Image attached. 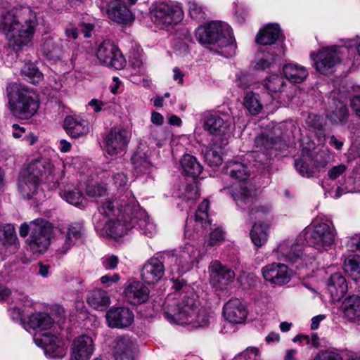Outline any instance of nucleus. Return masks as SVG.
I'll return each instance as SVG.
<instances>
[{
  "label": "nucleus",
  "instance_id": "nucleus-38",
  "mask_svg": "<svg viewBox=\"0 0 360 360\" xmlns=\"http://www.w3.org/2000/svg\"><path fill=\"white\" fill-rule=\"evenodd\" d=\"M87 302L94 309L103 311L110 304V298L106 291L95 289L88 294Z\"/></svg>",
  "mask_w": 360,
  "mask_h": 360
},
{
  "label": "nucleus",
  "instance_id": "nucleus-34",
  "mask_svg": "<svg viewBox=\"0 0 360 360\" xmlns=\"http://www.w3.org/2000/svg\"><path fill=\"white\" fill-rule=\"evenodd\" d=\"M41 51L49 59L57 60L69 50L67 49L64 43L60 42V39L56 41L53 37H47L44 41Z\"/></svg>",
  "mask_w": 360,
  "mask_h": 360
},
{
  "label": "nucleus",
  "instance_id": "nucleus-53",
  "mask_svg": "<svg viewBox=\"0 0 360 360\" xmlns=\"http://www.w3.org/2000/svg\"><path fill=\"white\" fill-rule=\"evenodd\" d=\"M188 10L190 17L196 20L201 21L205 19L206 8L195 0L188 1Z\"/></svg>",
  "mask_w": 360,
  "mask_h": 360
},
{
  "label": "nucleus",
  "instance_id": "nucleus-28",
  "mask_svg": "<svg viewBox=\"0 0 360 360\" xmlns=\"http://www.w3.org/2000/svg\"><path fill=\"white\" fill-rule=\"evenodd\" d=\"M94 351L93 339L86 335L74 339L71 346L72 360H89Z\"/></svg>",
  "mask_w": 360,
  "mask_h": 360
},
{
  "label": "nucleus",
  "instance_id": "nucleus-15",
  "mask_svg": "<svg viewBox=\"0 0 360 360\" xmlns=\"http://www.w3.org/2000/svg\"><path fill=\"white\" fill-rule=\"evenodd\" d=\"M131 136V133L127 128L122 127L111 128L104 138V150L112 156L124 152L130 141Z\"/></svg>",
  "mask_w": 360,
  "mask_h": 360
},
{
  "label": "nucleus",
  "instance_id": "nucleus-44",
  "mask_svg": "<svg viewBox=\"0 0 360 360\" xmlns=\"http://www.w3.org/2000/svg\"><path fill=\"white\" fill-rule=\"evenodd\" d=\"M250 235L254 245L258 248L262 247L268 240L269 226L264 224L255 223Z\"/></svg>",
  "mask_w": 360,
  "mask_h": 360
},
{
  "label": "nucleus",
  "instance_id": "nucleus-18",
  "mask_svg": "<svg viewBox=\"0 0 360 360\" xmlns=\"http://www.w3.org/2000/svg\"><path fill=\"white\" fill-rule=\"evenodd\" d=\"M301 239H285L274 249L273 254L279 261L295 263L302 259L304 245Z\"/></svg>",
  "mask_w": 360,
  "mask_h": 360
},
{
  "label": "nucleus",
  "instance_id": "nucleus-11",
  "mask_svg": "<svg viewBox=\"0 0 360 360\" xmlns=\"http://www.w3.org/2000/svg\"><path fill=\"white\" fill-rule=\"evenodd\" d=\"M197 307L194 297L185 296L174 304H167L164 316L171 323L190 324L195 317Z\"/></svg>",
  "mask_w": 360,
  "mask_h": 360
},
{
  "label": "nucleus",
  "instance_id": "nucleus-16",
  "mask_svg": "<svg viewBox=\"0 0 360 360\" xmlns=\"http://www.w3.org/2000/svg\"><path fill=\"white\" fill-rule=\"evenodd\" d=\"M110 347L115 360H136L139 354L137 339L129 335L117 336Z\"/></svg>",
  "mask_w": 360,
  "mask_h": 360
},
{
  "label": "nucleus",
  "instance_id": "nucleus-47",
  "mask_svg": "<svg viewBox=\"0 0 360 360\" xmlns=\"http://www.w3.org/2000/svg\"><path fill=\"white\" fill-rule=\"evenodd\" d=\"M243 105L252 115H258L262 110L264 103L258 94L252 91L248 92L243 99Z\"/></svg>",
  "mask_w": 360,
  "mask_h": 360
},
{
  "label": "nucleus",
  "instance_id": "nucleus-24",
  "mask_svg": "<svg viewBox=\"0 0 360 360\" xmlns=\"http://www.w3.org/2000/svg\"><path fill=\"white\" fill-rule=\"evenodd\" d=\"M310 57L315 62L317 71L321 74H328L340 61L337 46L323 49L316 56L311 53Z\"/></svg>",
  "mask_w": 360,
  "mask_h": 360
},
{
  "label": "nucleus",
  "instance_id": "nucleus-1",
  "mask_svg": "<svg viewBox=\"0 0 360 360\" xmlns=\"http://www.w3.org/2000/svg\"><path fill=\"white\" fill-rule=\"evenodd\" d=\"M37 25L36 13L30 7L20 6L0 13V30L16 46L27 45Z\"/></svg>",
  "mask_w": 360,
  "mask_h": 360
},
{
  "label": "nucleus",
  "instance_id": "nucleus-57",
  "mask_svg": "<svg viewBox=\"0 0 360 360\" xmlns=\"http://www.w3.org/2000/svg\"><path fill=\"white\" fill-rule=\"evenodd\" d=\"M306 124L307 126L319 133V135H323V119L317 115L315 114H309L306 119Z\"/></svg>",
  "mask_w": 360,
  "mask_h": 360
},
{
  "label": "nucleus",
  "instance_id": "nucleus-37",
  "mask_svg": "<svg viewBox=\"0 0 360 360\" xmlns=\"http://www.w3.org/2000/svg\"><path fill=\"white\" fill-rule=\"evenodd\" d=\"M281 34L278 24H269L259 30L256 37V42L261 45H271L274 44Z\"/></svg>",
  "mask_w": 360,
  "mask_h": 360
},
{
  "label": "nucleus",
  "instance_id": "nucleus-40",
  "mask_svg": "<svg viewBox=\"0 0 360 360\" xmlns=\"http://www.w3.org/2000/svg\"><path fill=\"white\" fill-rule=\"evenodd\" d=\"M226 145H222L221 141L218 143L215 140L212 146L205 148L204 153V158L206 163L210 167H218L221 165L222 159V148Z\"/></svg>",
  "mask_w": 360,
  "mask_h": 360
},
{
  "label": "nucleus",
  "instance_id": "nucleus-4",
  "mask_svg": "<svg viewBox=\"0 0 360 360\" xmlns=\"http://www.w3.org/2000/svg\"><path fill=\"white\" fill-rule=\"evenodd\" d=\"M56 174V168L49 159L40 158L32 161L20 174L18 189L20 194L25 198H31L37 193L44 176L47 178Z\"/></svg>",
  "mask_w": 360,
  "mask_h": 360
},
{
  "label": "nucleus",
  "instance_id": "nucleus-35",
  "mask_svg": "<svg viewBox=\"0 0 360 360\" xmlns=\"http://www.w3.org/2000/svg\"><path fill=\"white\" fill-rule=\"evenodd\" d=\"M327 285L328 290L333 300H339L347 291L346 280L339 273H335L330 277Z\"/></svg>",
  "mask_w": 360,
  "mask_h": 360
},
{
  "label": "nucleus",
  "instance_id": "nucleus-62",
  "mask_svg": "<svg viewBox=\"0 0 360 360\" xmlns=\"http://www.w3.org/2000/svg\"><path fill=\"white\" fill-rule=\"evenodd\" d=\"M129 63L133 68L140 71L144 66L143 56L138 53H131Z\"/></svg>",
  "mask_w": 360,
  "mask_h": 360
},
{
  "label": "nucleus",
  "instance_id": "nucleus-52",
  "mask_svg": "<svg viewBox=\"0 0 360 360\" xmlns=\"http://www.w3.org/2000/svg\"><path fill=\"white\" fill-rule=\"evenodd\" d=\"M65 39H60L61 43H64L65 47L69 51L76 46L75 40L79 37L78 27L72 23H69L64 30Z\"/></svg>",
  "mask_w": 360,
  "mask_h": 360
},
{
  "label": "nucleus",
  "instance_id": "nucleus-61",
  "mask_svg": "<svg viewBox=\"0 0 360 360\" xmlns=\"http://www.w3.org/2000/svg\"><path fill=\"white\" fill-rule=\"evenodd\" d=\"M313 360H342V358L338 352L326 349L319 352Z\"/></svg>",
  "mask_w": 360,
  "mask_h": 360
},
{
  "label": "nucleus",
  "instance_id": "nucleus-64",
  "mask_svg": "<svg viewBox=\"0 0 360 360\" xmlns=\"http://www.w3.org/2000/svg\"><path fill=\"white\" fill-rule=\"evenodd\" d=\"M224 239L223 231L220 229H216L210 234L208 240V245L210 246H214L218 244L221 240Z\"/></svg>",
  "mask_w": 360,
  "mask_h": 360
},
{
  "label": "nucleus",
  "instance_id": "nucleus-6",
  "mask_svg": "<svg viewBox=\"0 0 360 360\" xmlns=\"http://www.w3.org/2000/svg\"><path fill=\"white\" fill-rule=\"evenodd\" d=\"M151 18L162 30H169L182 21L184 13L180 4L169 0H158L150 6Z\"/></svg>",
  "mask_w": 360,
  "mask_h": 360
},
{
  "label": "nucleus",
  "instance_id": "nucleus-59",
  "mask_svg": "<svg viewBox=\"0 0 360 360\" xmlns=\"http://www.w3.org/2000/svg\"><path fill=\"white\" fill-rule=\"evenodd\" d=\"M86 195L93 198L104 196L107 193L105 186L100 184L88 185L86 188Z\"/></svg>",
  "mask_w": 360,
  "mask_h": 360
},
{
  "label": "nucleus",
  "instance_id": "nucleus-12",
  "mask_svg": "<svg viewBox=\"0 0 360 360\" xmlns=\"http://www.w3.org/2000/svg\"><path fill=\"white\" fill-rule=\"evenodd\" d=\"M120 203L127 201V209L131 211L133 215L134 229H136L141 234L148 237H153L157 233L156 225L149 219L145 210H141L139 205L130 191L120 195Z\"/></svg>",
  "mask_w": 360,
  "mask_h": 360
},
{
  "label": "nucleus",
  "instance_id": "nucleus-41",
  "mask_svg": "<svg viewBox=\"0 0 360 360\" xmlns=\"http://www.w3.org/2000/svg\"><path fill=\"white\" fill-rule=\"evenodd\" d=\"M285 77L292 83H301L308 76L307 70L296 63H288L283 68Z\"/></svg>",
  "mask_w": 360,
  "mask_h": 360
},
{
  "label": "nucleus",
  "instance_id": "nucleus-60",
  "mask_svg": "<svg viewBox=\"0 0 360 360\" xmlns=\"http://www.w3.org/2000/svg\"><path fill=\"white\" fill-rule=\"evenodd\" d=\"M295 167L296 170L303 176L309 177L311 176L314 170L313 168L302 159L299 158L295 160Z\"/></svg>",
  "mask_w": 360,
  "mask_h": 360
},
{
  "label": "nucleus",
  "instance_id": "nucleus-36",
  "mask_svg": "<svg viewBox=\"0 0 360 360\" xmlns=\"http://www.w3.org/2000/svg\"><path fill=\"white\" fill-rule=\"evenodd\" d=\"M53 325V320L51 316L46 313L37 312L32 314L30 317L27 323L25 324V328L29 326L30 328L44 331L49 330Z\"/></svg>",
  "mask_w": 360,
  "mask_h": 360
},
{
  "label": "nucleus",
  "instance_id": "nucleus-56",
  "mask_svg": "<svg viewBox=\"0 0 360 360\" xmlns=\"http://www.w3.org/2000/svg\"><path fill=\"white\" fill-rule=\"evenodd\" d=\"M212 316L205 309H200L195 312V317L193 321L191 322V325L193 328L205 327L210 323Z\"/></svg>",
  "mask_w": 360,
  "mask_h": 360
},
{
  "label": "nucleus",
  "instance_id": "nucleus-20",
  "mask_svg": "<svg viewBox=\"0 0 360 360\" xmlns=\"http://www.w3.org/2000/svg\"><path fill=\"white\" fill-rule=\"evenodd\" d=\"M85 235L84 225L81 222H72L70 224L65 231L60 233L58 247L56 251L60 255H65Z\"/></svg>",
  "mask_w": 360,
  "mask_h": 360
},
{
  "label": "nucleus",
  "instance_id": "nucleus-23",
  "mask_svg": "<svg viewBox=\"0 0 360 360\" xmlns=\"http://www.w3.org/2000/svg\"><path fill=\"white\" fill-rule=\"evenodd\" d=\"M101 7L106 8L109 19L119 23L127 24L134 20V15L122 0H101Z\"/></svg>",
  "mask_w": 360,
  "mask_h": 360
},
{
  "label": "nucleus",
  "instance_id": "nucleus-49",
  "mask_svg": "<svg viewBox=\"0 0 360 360\" xmlns=\"http://www.w3.org/2000/svg\"><path fill=\"white\" fill-rule=\"evenodd\" d=\"M105 170L112 173V184L117 190L120 191V194L117 198L129 191L128 190H125L128 178L123 172H115V170L112 169V167L108 165L106 166V168H105ZM129 191L132 193L131 191Z\"/></svg>",
  "mask_w": 360,
  "mask_h": 360
},
{
  "label": "nucleus",
  "instance_id": "nucleus-14",
  "mask_svg": "<svg viewBox=\"0 0 360 360\" xmlns=\"http://www.w3.org/2000/svg\"><path fill=\"white\" fill-rule=\"evenodd\" d=\"M205 129L215 136V140L227 145L234 131V119L227 115L209 116L204 124Z\"/></svg>",
  "mask_w": 360,
  "mask_h": 360
},
{
  "label": "nucleus",
  "instance_id": "nucleus-32",
  "mask_svg": "<svg viewBox=\"0 0 360 360\" xmlns=\"http://www.w3.org/2000/svg\"><path fill=\"white\" fill-rule=\"evenodd\" d=\"M164 273L163 262L157 257H152L142 267L141 277L146 283L153 284L162 278Z\"/></svg>",
  "mask_w": 360,
  "mask_h": 360
},
{
  "label": "nucleus",
  "instance_id": "nucleus-25",
  "mask_svg": "<svg viewBox=\"0 0 360 360\" xmlns=\"http://www.w3.org/2000/svg\"><path fill=\"white\" fill-rule=\"evenodd\" d=\"M19 248V243L13 225L6 224L0 226V261L14 254Z\"/></svg>",
  "mask_w": 360,
  "mask_h": 360
},
{
  "label": "nucleus",
  "instance_id": "nucleus-46",
  "mask_svg": "<svg viewBox=\"0 0 360 360\" xmlns=\"http://www.w3.org/2000/svg\"><path fill=\"white\" fill-rule=\"evenodd\" d=\"M61 197L68 203L77 207L84 208L86 205V200L82 193L77 188L73 189L66 188L61 193Z\"/></svg>",
  "mask_w": 360,
  "mask_h": 360
},
{
  "label": "nucleus",
  "instance_id": "nucleus-8",
  "mask_svg": "<svg viewBox=\"0 0 360 360\" xmlns=\"http://www.w3.org/2000/svg\"><path fill=\"white\" fill-rule=\"evenodd\" d=\"M257 191L254 188L241 187L233 191V198L237 206L247 211L251 219H257L268 214L271 211L269 204H262L257 198Z\"/></svg>",
  "mask_w": 360,
  "mask_h": 360
},
{
  "label": "nucleus",
  "instance_id": "nucleus-55",
  "mask_svg": "<svg viewBox=\"0 0 360 360\" xmlns=\"http://www.w3.org/2000/svg\"><path fill=\"white\" fill-rule=\"evenodd\" d=\"M257 278L254 274L245 271H242L237 278L238 283L243 289L254 287L257 283Z\"/></svg>",
  "mask_w": 360,
  "mask_h": 360
},
{
  "label": "nucleus",
  "instance_id": "nucleus-10",
  "mask_svg": "<svg viewBox=\"0 0 360 360\" xmlns=\"http://www.w3.org/2000/svg\"><path fill=\"white\" fill-rule=\"evenodd\" d=\"M53 226L47 220L38 218L30 222V234L27 245L33 253H44L49 247Z\"/></svg>",
  "mask_w": 360,
  "mask_h": 360
},
{
  "label": "nucleus",
  "instance_id": "nucleus-13",
  "mask_svg": "<svg viewBox=\"0 0 360 360\" xmlns=\"http://www.w3.org/2000/svg\"><path fill=\"white\" fill-rule=\"evenodd\" d=\"M164 259H167L170 262H175V265L171 266L172 273L183 274L191 269L193 266L198 263L200 250L194 245L186 243L180 248L178 252L165 253Z\"/></svg>",
  "mask_w": 360,
  "mask_h": 360
},
{
  "label": "nucleus",
  "instance_id": "nucleus-43",
  "mask_svg": "<svg viewBox=\"0 0 360 360\" xmlns=\"http://www.w3.org/2000/svg\"><path fill=\"white\" fill-rule=\"evenodd\" d=\"M131 160L135 171L138 174L146 172L151 167L148 153L141 148H139L134 153Z\"/></svg>",
  "mask_w": 360,
  "mask_h": 360
},
{
  "label": "nucleus",
  "instance_id": "nucleus-7",
  "mask_svg": "<svg viewBox=\"0 0 360 360\" xmlns=\"http://www.w3.org/2000/svg\"><path fill=\"white\" fill-rule=\"evenodd\" d=\"M285 146L282 139L276 136V129H264L255 139V150L251 156L257 163L265 165L270 160L274 150H282Z\"/></svg>",
  "mask_w": 360,
  "mask_h": 360
},
{
  "label": "nucleus",
  "instance_id": "nucleus-29",
  "mask_svg": "<svg viewBox=\"0 0 360 360\" xmlns=\"http://www.w3.org/2000/svg\"><path fill=\"white\" fill-rule=\"evenodd\" d=\"M223 313L225 319L233 324L243 323L248 316L246 307L237 298H232L225 304Z\"/></svg>",
  "mask_w": 360,
  "mask_h": 360
},
{
  "label": "nucleus",
  "instance_id": "nucleus-19",
  "mask_svg": "<svg viewBox=\"0 0 360 360\" xmlns=\"http://www.w3.org/2000/svg\"><path fill=\"white\" fill-rule=\"evenodd\" d=\"M210 284L217 290H224L236 277L235 272L219 261H212L208 267Z\"/></svg>",
  "mask_w": 360,
  "mask_h": 360
},
{
  "label": "nucleus",
  "instance_id": "nucleus-54",
  "mask_svg": "<svg viewBox=\"0 0 360 360\" xmlns=\"http://www.w3.org/2000/svg\"><path fill=\"white\" fill-rule=\"evenodd\" d=\"M285 84L283 78L277 75L269 76L266 80L264 87L269 92H278L282 91Z\"/></svg>",
  "mask_w": 360,
  "mask_h": 360
},
{
  "label": "nucleus",
  "instance_id": "nucleus-2",
  "mask_svg": "<svg viewBox=\"0 0 360 360\" xmlns=\"http://www.w3.org/2000/svg\"><path fill=\"white\" fill-rule=\"evenodd\" d=\"M198 41L207 44L224 58L236 55L237 46L230 27L221 22L214 21L204 26H200L195 31Z\"/></svg>",
  "mask_w": 360,
  "mask_h": 360
},
{
  "label": "nucleus",
  "instance_id": "nucleus-3",
  "mask_svg": "<svg viewBox=\"0 0 360 360\" xmlns=\"http://www.w3.org/2000/svg\"><path fill=\"white\" fill-rule=\"evenodd\" d=\"M118 198L105 200L98 207V212L108 218L103 230L110 237L118 239L133 229L134 221L131 211L127 209V201L120 203Z\"/></svg>",
  "mask_w": 360,
  "mask_h": 360
},
{
  "label": "nucleus",
  "instance_id": "nucleus-22",
  "mask_svg": "<svg viewBox=\"0 0 360 360\" xmlns=\"http://www.w3.org/2000/svg\"><path fill=\"white\" fill-rule=\"evenodd\" d=\"M264 279L270 284L282 286L288 283L292 277V271L287 265L273 262L263 266L261 269Z\"/></svg>",
  "mask_w": 360,
  "mask_h": 360
},
{
  "label": "nucleus",
  "instance_id": "nucleus-58",
  "mask_svg": "<svg viewBox=\"0 0 360 360\" xmlns=\"http://www.w3.org/2000/svg\"><path fill=\"white\" fill-rule=\"evenodd\" d=\"M260 354L258 348L248 347L236 356L233 360H259Z\"/></svg>",
  "mask_w": 360,
  "mask_h": 360
},
{
  "label": "nucleus",
  "instance_id": "nucleus-39",
  "mask_svg": "<svg viewBox=\"0 0 360 360\" xmlns=\"http://www.w3.org/2000/svg\"><path fill=\"white\" fill-rule=\"evenodd\" d=\"M344 316L349 321H354L360 319V297L351 295L345 299L342 304Z\"/></svg>",
  "mask_w": 360,
  "mask_h": 360
},
{
  "label": "nucleus",
  "instance_id": "nucleus-48",
  "mask_svg": "<svg viewBox=\"0 0 360 360\" xmlns=\"http://www.w3.org/2000/svg\"><path fill=\"white\" fill-rule=\"evenodd\" d=\"M199 197L200 193L197 185L195 184L187 185L180 196L182 209L191 208Z\"/></svg>",
  "mask_w": 360,
  "mask_h": 360
},
{
  "label": "nucleus",
  "instance_id": "nucleus-30",
  "mask_svg": "<svg viewBox=\"0 0 360 360\" xmlns=\"http://www.w3.org/2000/svg\"><path fill=\"white\" fill-rule=\"evenodd\" d=\"M124 296L131 304H140L146 302L149 297L150 290L142 282L129 281L124 290Z\"/></svg>",
  "mask_w": 360,
  "mask_h": 360
},
{
  "label": "nucleus",
  "instance_id": "nucleus-50",
  "mask_svg": "<svg viewBox=\"0 0 360 360\" xmlns=\"http://www.w3.org/2000/svg\"><path fill=\"white\" fill-rule=\"evenodd\" d=\"M344 268L346 272L350 274L353 279L360 278V256L354 255L345 259Z\"/></svg>",
  "mask_w": 360,
  "mask_h": 360
},
{
  "label": "nucleus",
  "instance_id": "nucleus-42",
  "mask_svg": "<svg viewBox=\"0 0 360 360\" xmlns=\"http://www.w3.org/2000/svg\"><path fill=\"white\" fill-rule=\"evenodd\" d=\"M349 113L346 104L340 101L335 102V108L327 115L328 119L334 124H345L349 119Z\"/></svg>",
  "mask_w": 360,
  "mask_h": 360
},
{
  "label": "nucleus",
  "instance_id": "nucleus-33",
  "mask_svg": "<svg viewBox=\"0 0 360 360\" xmlns=\"http://www.w3.org/2000/svg\"><path fill=\"white\" fill-rule=\"evenodd\" d=\"M63 126L66 133L75 139L84 136L89 131L87 122L77 115L67 116Z\"/></svg>",
  "mask_w": 360,
  "mask_h": 360
},
{
  "label": "nucleus",
  "instance_id": "nucleus-5",
  "mask_svg": "<svg viewBox=\"0 0 360 360\" xmlns=\"http://www.w3.org/2000/svg\"><path fill=\"white\" fill-rule=\"evenodd\" d=\"M8 106L11 114L22 120L32 117L39 108L37 95L27 89L18 88L15 84L6 86Z\"/></svg>",
  "mask_w": 360,
  "mask_h": 360
},
{
  "label": "nucleus",
  "instance_id": "nucleus-63",
  "mask_svg": "<svg viewBox=\"0 0 360 360\" xmlns=\"http://www.w3.org/2000/svg\"><path fill=\"white\" fill-rule=\"evenodd\" d=\"M347 169V166L344 164H340L331 167L328 172V175L332 180H335L340 175L343 174Z\"/></svg>",
  "mask_w": 360,
  "mask_h": 360
},
{
  "label": "nucleus",
  "instance_id": "nucleus-31",
  "mask_svg": "<svg viewBox=\"0 0 360 360\" xmlns=\"http://www.w3.org/2000/svg\"><path fill=\"white\" fill-rule=\"evenodd\" d=\"M225 174L229 175L232 179L241 181L239 186H234L232 190V195L235 189H239L241 187L253 188L251 185H248L246 180L250 175V172L248 167L243 163L236 161H229L224 169Z\"/></svg>",
  "mask_w": 360,
  "mask_h": 360
},
{
  "label": "nucleus",
  "instance_id": "nucleus-26",
  "mask_svg": "<svg viewBox=\"0 0 360 360\" xmlns=\"http://www.w3.org/2000/svg\"><path fill=\"white\" fill-rule=\"evenodd\" d=\"M105 319L110 328L122 329L126 328L132 324L134 315L129 307H112L107 311Z\"/></svg>",
  "mask_w": 360,
  "mask_h": 360
},
{
  "label": "nucleus",
  "instance_id": "nucleus-45",
  "mask_svg": "<svg viewBox=\"0 0 360 360\" xmlns=\"http://www.w3.org/2000/svg\"><path fill=\"white\" fill-rule=\"evenodd\" d=\"M181 165L188 175L198 176L202 172V167L197 158L189 154H186L181 160Z\"/></svg>",
  "mask_w": 360,
  "mask_h": 360
},
{
  "label": "nucleus",
  "instance_id": "nucleus-17",
  "mask_svg": "<svg viewBox=\"0 0 360 360\" xmlns=\"http://www.w3.org/2000/svg\"><path fill=\"white\" fill-rule=\"evenodd\" d=\"M210 202L204 200L198 206L194 217L187 218L185 236L189 238H195L198 235H202L203 231L210 226L207 210Z\"/></svg>",
  "mask_w": 360,
  "mask_h": 360
},
{
  "label": "nucleus",
  "instance_id": "nucleus-51",
  "mask_svg": "<svg viewBox=\"0 0 360 360\" xmlns=\"http://www.w3.org/2000/svg\"><path fill=\"white\" fill-rule=\"evenodd\" d=\"M21 71L25 79L32 84H39L43 78V75L39 71L36 65L32 63L25 64Z\"/></svg>",
  "mask_w": 360,
  "mask_h": 360
},
{
  "label": "nucleus",
  "instance_id": "nucleus-21",
  "mask_svg": "<svg viewBox=\"0 0 360 360\" xmlns=\"http://www.w3.org/2000/svg\"><path fill=\"white\" fill-rule=\"evenodd\" d=\"M96 56L101 63L117 70L124 68L126 64L120 51L110 41H104L98 46Z\"/></svg>",
  "mask_w": 360,
  "mask_h": 360
},
{
  "label": "nucleus",
  "instance_id": "nucleus-27",
  "mask_svg": "<svg viewBox=\"0 0 360 360\" xmlns=\"http://www.w3.org/2000/svg\"><path fill=\"white\" fill-rule=\"evenodd\" d=\"M36 344L41 347L49 358H62L65 354L63 343L58 338L49 333H43L41 338H34Z\"/></svg>",
  "mask_w": 360,
  "mask_h": 360
},
{
  "label": "nucleus",
  "instance_id": "nucleus-9",
  "mask_svg": "<svg viewBox=\"0 0 360 360\" xmlns=\"http://www.w3.org/2000/svg\"><path fill=\"white\" fill-rule=\"evenodd\" d=\"M337 232L332 222H319L306 231L307 242L320 252L328 251L335 244Z\"/></svg>",
  "mask_w": 360,
  "mask_h": 360
}]
</instances>
